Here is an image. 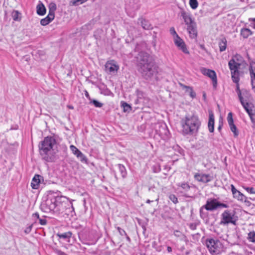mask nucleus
Returning a JSON list of instances; mask_svg holds the SVG:
<instances>
[{
	"label": "nucleus",
	"instance_id": "obj_47",
	"mask_svg": "<svg viewBox=\"0 0 255 255\" xmlns=\"http://www.w3.org/2000/svg\"><path fill=\"white\" fill-rule=\"evenodd\" d=\"M119 69V66L118 65L113 63V74L115 72H117Z\"/></svg>",
	"mask_w": 255,
	"mask_h": 255
},
{
	"label": "nucleus",
	"instance_id": "obj_40",
	"mask_svg": "<svg viewBox=\"0 0 255 255\" xmlns=\"http://www.w3.org/2000/svg\"><path fill=\"white\" fill-rule=\"evenodd\" d=\"M189 4L193 9H195L198 6L197 0H189Z\"/></svg>",
	"mask_w": 255,
	"mask_h": 255
},
{
	"label": "nucleus",
	"instance_id": "obj_17",
	"mask_svg": "<svg viewBox=\"0 0 255 255\" xmlns=\"http://www.w3.org/2000/svg\"><path fill=\"white\" fill-rule=\"evenodd\" d=\"M41 178L43 177L38 174H35L34 175L31 183V187L32 189H37L39 188L41 182Z\"/></svg>",
	"mask_w": 255,
	"mask_h": 255
},
{
	"label": "nucleus",
	"instance_id": "obj_10",
	"mask_svg": "<svg viewBox=\"0 0 255 255\" xmlns=\"http://www.w3.org/2000/svg\"><path fill=\"white\" fill-rule=\"evenodd\" d=\"M62 199L65 198L64 197H60L55 198L54 201H52V200L47 201L46 202V205L48 206L49 209L50 211H52L54 212L59 213L60 211H59V206L62 204V202L63 201H61Z\"/></svg>",
	"mask_w": 255,
	"mask_h": 255
},
{
	"label": "nucleus",
	"instance_id": "obj_16",
	"mask_svg": "<svg viewBox=\"0 0 255 255\" xmlns=\"http://www.w3.org/2000/svg\"><path fill=\"white\" fill-rule=\"evenodd\" d=\"M181 16L184 19V22L187 26L193 24L195 22L191 17V14L190 12L185 11L184 9H181L180 11Z\"/></svg>",
	"mask_w": 255,
	"mask_h": 255
},
{
	"label": "nucleus",
	"instance_id": "obj_32",
	"mask_svg": "<svg viewBox=\"0 0 255 255\" xmlns=\"http://www.w3.org/2000/svg\"><path fill=\"white\" fill-rule=\"evenodd\" d=\"M118 169L119 170L123 178H125L127 175V172L125 166L122 164L117 165Z\"/></svg>",
	"mask_w": 255,
	"mask_h": 255
},
{
	"label": "nucleus",
	"instance_id": "obj_24",
	"mask_svg": "<svg viewBox=\"0 0 255 255\" xmlns=\"http://www.w3.org/2000/svg\"><path fill=\"white\" fill-rule=\"evenodd\" d=\"M37 13L39 15H43L46 13V9L44 5L40 1L36 6Z\"/></svg>",
	"mask_w": 255,
	"mask_h": 255
},
{
	"label": "nucleus",
	"instance_id": "obj_51",
	"mask_svg": "<svg viewBox=\"0 0 255 255\" xmlns=\"http://www.w3.org/2000/svg\"><path fill=\"white\" fill-rule=\"evenodd\" d=\"M174 235L177 237H180L181 236L182 233L180 231H175L174 232Z\"/></svg>",
	"mask_w": 255,
	"mask_h": 255
},
{
	"label": "nucleus",
	"instance_id": "obj_31",
	"mask_svg": "<svg viewBox=\"0 0 255 255\" xmlns=\"http://www.w3.org/2000/svg\"><path fill=\"white\" fill-rule=\"evenodd\" d=\"M20 15H21V13L18 10H13L11 14L13 20L17 21H20L21 17H19Z\"/></svg>",
	"mask_w": 255,
	"mask_h": 255
},
{
	"label": "nucleus",
	"instance_id": "obj_35",
	"mask_svg": "<svg viewBox=\"0 0 255 255\" xmlns=\"http://www.w3.org/2000/svg\"><path fill=\"white\" fill-rule=\"evenodd\" d=\"M105 70L108 73L111 74L112 72V60H108L105 65Z\"/></svg>",
	"mask_w": 255,
	"mask_h": 255
},
{
	"label": "nucleus",
	"instance_id": "obj_6",
	"mask_svg": "<svg viewBox=\"0 0 255 255\" xmlns=\"http://www.w3.org/2000/svg\"><path fill=\"white\" fill-rule=\"evenodd\" d=\"M238 220V216L234 210H225L221 215L220 224L226 225L229 224L236 225Z\"/></svg>",
	"mask_w": 255,
	"mask_h": 255
},
{
	"label": "nucleus",
	"instance_id": "obj_1",
	"mask_svg": "<svg viewBox=\"0 0 255 255\" xmlns=\"http://www.w3.org/2000/svg\"><path fill=\"white\" fill-rule=\"evenodd\" d=\"M138 71L142 77L146 80H151L158 72L151 57L145 52H140L137 57Z\"/></svg>",
	"mask_w": 255,
	"mask_h": 255
},
{
	"label": "nucleus",
	"instance_id": "obj_58",
	"mask_svg": "<svg viewBox=\"0 0 255 255\" xmlns=\"http://www.w3.org/2000/svg\"><path fill=\"white\" fill-rule=\"evenodd\" d=\"M158 199H159V198H158L156 200V201H158Z\"/></svg>",
	"mask_w": 255,
	"mask_h": 255
},
{
	"label": "nucleus",
	"instance_id": "obj_45",
	"mask_svg": "<svg viewBox=\"0 0 255 255\" xmlns=\"http://www.w3.org/2000/svg\"><path fill=\"white\" fill-rule=\"evenodd\" d=\"M244 188L249 193L255 194V189L253 187H244Z\"/></svg>",
	"mask_w": 255,
	"mask_h": 255
},
{
	"label": "nucleus",
	"instance_id": "obj_38",
	"mask_svg": "<svg viewBox=\"0 0 255 255\" xmlns=\"http://www.w3.org/2000/svg\"><path fill=\"white\" fill-rule=\"evenodd\" d=\"M122 107L123 108V111L125 112H129L131 110V107L126 102L122 103Z\"/></svg>",
	"mask_w": 255,
	"mask_h": 255
},
{
	"label": "nucleus",
	"instance_id": "obj_11",
	"mask_svg": "<svg viewBox=\"0 0 255 255\" xmlns=\"http://www.w3.org/2000/svg\"><path fill=\"white\" fill-rule=\"evenodd\" d=\"M218 201L215 199H209L207 202L206 204L203 206L201 209L200 211L202 209L205 208L208 211H213L218 208Z\"/></svg>",
	"mask_w": 255,
	"mask_h": 255
},
{
	"label": "nucleus",
	"instance_id": "obj_55",
	"mask_svg": "<svg viewBox=\"0 0 255 255\" xmlns=\"http://www.w3.org/2000/svg\"><path fill=\"white\" fill-rule=\"evenodd\" d=\"M222 125H220L218 128V129L219 130H220L222 128Z\"/></svg>",
	"mask_w": 255,
	"mask_h": 255
},
{
	"label": "nucleus",
	"instance_id": "obj_25",
	"mask_svg": "<svg viewBox=\"0 0 255 255\" xmlns=\"http://www.w3.org/2000/svg\"><path fill=\"white\" fill-rule=\"evenodd\" d=\"M227 41L226 38L223 37L220 39L219 42V46L220 48V51L223 52L225 51L227 48Z\"/></svg>",
	"mask_w": 255,
	"mask_h": 255
},
{
	"label": "nucleus",
	"instance_id": "obj_19",
	"mask_svg": "<svg viewBox=\"0 0 255 255\" xmlns=\"http://www.w3.org/2000/svg\"><path fill=\"white\" fill-rule=\"evenodd\" d=\"M32 217L34 219V221H37V223H39L41 225H46L47 223V220L45 219V216H43V218H40L39 214L38 212L33 213L32 215Z\"/></svg>",
	"mask_w": 255,
	"mask_h": 255
},
{
	"label": "nucleus",
	"instance_id": "obj_53",
	"mask_svg": "<svg viewBox=\"0 0 255 255\" xmlns=\"http://www.w3.org/2000/svg\"><path fill=\"white\" fill-rule=\"evenodd\" d=\"M249 21L253 22V27L255 28V18H250Z\"/></svg>",
	"mask_w": 255,
	"mask_h": 255
},
{
	"label": "nucleus",
	"instance_id": "obj_29",
	"mask_svg": "<svg viewBox=\"0 0 255 255\" xmlns=\"http://www.w3.org/2000/svg\"><path fill=\"white\" fill-rule=\"evenodd\" d=\"M72 233L71 232H67L62 234L57 233L56 234L57 236H58L60 239H63L65 240L70 239L72 236Z\"/></svg>",
	"mask_w": 255,
	"mask_h": 255
},
{
	"label": "nucleus",
	"instance_id": "obj_34",
	"mask_svg": "<svg viewBox=\"0 0 255 255\" xmlns=\"http://www.w3.org/2000/svg\"><path fill=\"white\" fill-rule=\"evenodd\" d=\"M235 198L240 201H246L247 197L239 191L233 196Z\"/></svg>",
	"mask_w": 255,
	"mask_h": 255
},
{
	"label": "nucleus",
	"instance_id": "obj_57",
	"mask_svg": "<svg viewBox=\"0 0 255 255\" xmlns=\"http://www.w3.org/2000/svg\"><path fill=\"white\" fill-rule=\"evenodd\" d=\"M70 109H73V107L72 106H69L68 107Z\"/></svg>",
	"mask_w": 255,
	"mask_h": 255
},
{
	"label": "nucleus",
	"instance_id": "obj_46",
	"mask_svg": "<svg viewBox=\"0 0 255 255\" xmlns=\"http://www.w3.org/2000/svg\"><path fill=\"white\" fill-rule=\"evenodd\" d=\"M87 0H72V2L73 5H77L78 2L83 3L86 2Z\"/></svg>",
	"mask_w": 255,
	"mask_h": 255
},
{
	"label": "nucleus",
	"instance_id": "obj_27",
	"mask_svg": "<svg viewBox=\"0 0 255 255\" xmlns=\"http://www.w3.org/2000/svg\"><path fill=\"white\" fill-rule=\"evenodd\" d=\"M177 186H178V187H180L182 189L183 192H186L188 191L191 187L189 185L188 183L185 182L179 183L177 184Z\"/></svg>",
	"mask_w": 255,
	"mask_h": 255
},
{
	"label": "nucleus",
	"instance_id": "obj_8",
	"mask_svg": "<svg viewBox=\"0 0 255 255\" xmlns=\"http://www.w3.org/2000/svg\"><path fill=\"white\" fill-rule=\"evenodd\" d=\"M59 213H64L68 217H73L75 215V212L73 204L67 201H63L62 204L59 206Z\"/></svg>",
	"mask_w": 255,
	"mask_h": 255
},
{
	"label": "nucleus",
	"instance_id": "obj_20",
	"mask_svg": "<svg viewBox=\"0 0 255 255\" xmlns=\"http://www.w3.org/2000/svg\"><path fill=\"white\" fill-rule=\"evenodd\" d=\"M214 116L213 113L211 112L209 113V121L208 124V127L209 130L210 132H214Z\"/></svg>",
	"mask_w": 255,
	"mask_h": 255
},
{
	"label": "nucleus",
	"instance_id": "obj_12",
	"mask_svg": "<svg viewBox=\"0 0 255 255\" xmlns=\"http://www.w3.org/2000/svg\"><path fill=\"white\" fill-rule=\"evenodd\" d=\"M201 71L203 74L209 77L212 79L214 87H216L217 83L216 72L214 70L206 69L205 68H202L201 69Z\"/></svg>",
	"mask_w": 255,
	"mask_h": 255
},
{
	"label": "nucleus",
	"instance_id": "obj_50",
	"mask_svg": "<svg viewBox=\"0 0 255 255\" xmlns=\"http://www.w3.org/2000/svg\"><path fill=\"white\" fill-rule=\"evenodd\" d=\"M228 208V205L227 204H224V203H221L219 202H218V208Z\"/></svg>",
	"mask_w": 255,
	"mask_h": 255
},
{
	"label": "nucleus",
	"instance_id": "obj_52",
	"mask_svg": "<svg viewBox=\"0 0 255 255\" xmlns=\"http://www.w3.org/2000/svg\"><path fill=\"white\" fill-rule=\"evenodd\" d=\"M84 92H85V95L87 99H88L90 101H91L92 99H91V97H90V95H89V93L88 92V91L85 90L84 91Z\"/></svg>",
	"mask_w": 255,
	"mask_h": 255
},
{
	"label": "nucleus",
	"instance_id": "obj_41",
	"mask_svg": "<svg viewBox=\"0 0 255 255\" xmlns=\"http://www.w3.org/2000/svg\"><path fill=\"white\" fill-rule=\"evenodd\" d=\"M81 155H77V157L83 163H87V157L83 154L82 152H80Z\"/></svg>",
	"mask_w": 255,
	"mask_h": 255
},
{
	"label": "nucleus",
	"instance_id": "obj_22",
	"mask_svg": "<svg viewBox=\"0 0 255 255\" xmlns=\"http://www.w3.org/2000/svg\"><path fill=\"white\" fill-rule=\"evenodd\" d=\"M138 23H140L142 27L145 30H149L152 28V26L150 22L145 19L140 18L138 19Z\"/></svg>",
	"mask_w": 255,
	"mask_h": 255
},
{
	"label": "nucleus",
	"instance_id": "obj_7",
	"mask_svg": "<svg viewBox=\"0 0 255 255\" xmlns=\"http://www.w3.org/2000/svg\"><path fill=\"white\" fill-rule=\"evenodd\" d=\"M206 244L211 254H220L223 249V245L218 240L208 239L206 240Z\"/></svg>",
	"mask_w": 255,
	"mask_h": 255
},
{
	"label": "nucleus",
	"instance_id": "obj_37",
	"mask_svg": "<svg viewBox=\"0 0 255 255\" xmlns=\"http://www.w3.org/2000/svg\"><path fill=\"white\" fill-rule=\"evenodd\" d=\"M116 228L117 230L118 231V232H119V233L120 234V235L122 237H126L128 241L130 240V238L128 236V235H127V234H126V232L124 231V230H123V229H122L119 227H116Z\"/></svg>",
	"mask_w": 255,
	"mask_h": 255
},
{
	"label": "nucleus",
	"instance_id": "obj_5",
	"mask_svg": "<svg viewBox=\"0 0 255 255\" xmlns=\"http://www.w3.org/2000/svg\"><path fill=\"white\" fill-rule=\"evenodd\" d=\"M240 76V75H238V82H236L233 79L232 80L236 84V91L241 104L249 115L252 123L255 124V106L252 103L245 102L244 100L239 87Z\"/></svg>",
	"mask_w": 255,
	"mask_h": 255
},
{
	"label": "nucleus",
	"instance_id": "obj_13",
	"mask_svg": "<svg viewBox=\"0 0 255 255\" xmlns=\"http://www.w3.org/2000/svg\"><path fill=\"white\" fill-rule=\"evenodd\" d=\"M173 40L175 44L179 49L182 50L184 53H189L185 42L179 35H177L176 37H174Z\"/></svg>",
	"mask_w": 255,
	"mask_h": 255
},
{
	"label": "nucleus",
	"instance_id": "obj_18",
	"mask_svg": "<svg viewBox=\"0 0 255 255\" xmlns=\"http://www.w3.org/2000/svg\"><path fill=\"white\" fill-rule=\"evenodd\" d=\"M187 29L189 34V36L191 38H195L197 35L196 23L187 26Z\"/></svg>",
	"mask_w": 255,
	"mask_h": 255
},
{
	"label": "nucleus",
	"instance_id": "obj_23",
	"mask_svg": "<svg viewBox=\"0 0 255 255\" xmlns=\"http://www.w3.org/2000/svg\"><path fill=\"white\" fill-rule=\"evenodd\" d=\"M54 15L48 13V15L44 18L40 20V24L43 26H46L52 20L54 19Z\"/></svg>",
	"mask_w": 255,
	"mask_h": 255
},
{
	"label": "nucleus",
	"instance_id": "obj_3",
	"mask_svg": "<svg viewBox=\"0 0 255 255\" xmlns=\"http://www.w3.org/2000/svg\"><path fill=\"white\" fill-rule=\"evenodd\" d=\"M183 133L185 135H191L197 132L201 125L197 116H186L181 121Z\"/></svg>",
	"mask_w": 255,
	"mask_h": 255
},
{
	"label": "nucleus",
	"instance_id": "obj_30",
	"mask_svg": "<svg viewBox=\"0 0 255 255\" xmlns=\"http://www.w3.org/2000/svg\"><path fill=\"white\" fill-rule=\"evenodd\" d=\"M183 88L186 89V92L189 93L190 96L192 98H195L196 94V93L193 91L192 87L187 86H184Z\"/></svg>",
	"mask_w": 255,
	"mask_h": 255
},
{
	"label": "nucleus",
	"instance_id": "obj_49",
	"mask_svg": "<svg viewBox=\"0 0 255 255\" xmlns=\"http://www.w3.org/2000/svg\"><path fill=\"white\" fill-rule=\"evenodd\" d=\"M231 190L233 196L239 191L233 185H231Z\"/></svg>",
	"mask_w": 255,
	"mask_h": 255
},
{
	"label": "nucleus",
	"instance_id": "obj_33",
	"mask_svg": "<svg viewBox=\"0 0 255 255\" xmlns=\"http://www.w3.org/2000/svg\"><path fill=\"white\" fill-rule=\"evenodd\" d=\"M49 12L48 13L51 14L55 16V11L56 10V5L54 2H51L49 4Z\"/></svg>",
	"mask_w": 255,
	"mask_h": 255
},
{
	"label": "nucleus",
	"instance_id": "obj_36",
	"mask_svg": "<svg viewBox=\"0 0 255 255\" xmlns=\"http://www.w3.org/2000/svg\"><path fill=\"white\" fill-rule=\"evenodd\" d=\"M248 240L252 243H255V231H251L248 234Z\"/></svg>",
	"mask_w": 255,
	"mask_h": 255
},
{
	"label": "nucleus",
	"instance_id": "obj_9",
	"mask_svg": "<svg viewBox=\"0 0 255 255\" xmlns=\"http://www.w3.org/2000/svg\"><path fill=\"white\" fill-rule=\"evenodd\" d=\"M140 7L139 0H126V10L130 16H134V13Z\"/></svg>",
	"mask_w": 255,
	"mask_h": 255
},
{
	"label": "nucleus",
	"instance_id": "obj_28",
	"mask_svg": "<svg viewBox=\"0 0 255 255\" xmlns=\"http://www.w3.org/2000/svg\"><path fill=\"white\" fill-rule=\"evenodd\" d=\"M252 34V31L248 28H242L241 30V35L244 38H247Z\"/></svg>",
	"mask_w": 255,
	"mask_h": 255
},
{
	"label": "nucleus",
	"instance_id": "obj_56",
	"mask_svg": "<svg viewBox=\"0 0 255 255\" xmlns=\"http://www.w3.org/2000/svg\"><path fill=\"white\" fill-rule=\"evenodd\" d=\"M151 202V201H150V200L148 199V200H147V201H146V202L147 203L149 204V203H150Z\"/></svg>",
	"mask_w": 255,
	"mask_h": 255
},
{
	"label": "nucleus",
	"instance_id": "obj_42",
	"mask_svg": "<svg viewBox=\"0 0 255 255\" xmlns=\"http://www.w3.org/2000/svg\"><path fill=\"white\" fill-rule=\"evenodd\" d=\"M90 104H93L95 107L97 108H101L103 106V104L96 100H91L90 102Z\"/></svg>",
	"mask_w": 255,
	"mask_h": 255
},
{
	"label": "nucleus",
	"instance_id": "obj_44",
	"mask_svg": "<svg viewBox=\"0 0 255 255\" xmlns=\"http://www.w3.org/2000/svg\"><path fill=\"white\" fill-rule=\"evenodd\" d=\"M169 198L174 204H177L178 202L177 197L174 194H170L169 195Z\"/></svg>",
	"mask_w": 255,
	"mask_h": 255
},
{
	"label": "nucleus",
	"instance_id": "obj_26",
	"mask_svg": "<svg viewBox=\"0 0 255 255\" xmlns=\"http://www.w3.org/2000/svg\"><path fill=\"white\" fill-rule=\"evenodd\" d=\"M250 73L251 78L252 89L255 93V69L251 67L250 69Z\"/></svg>",
	"mask_w": 255,
	"mask_h": 255
},
{
	"label": "nucleus",
	"instance_id": "obj_43",
	"mask_svg": "<svg viewBox=\"0 0 255 255\" xmlns=\"http://www.w3.org/2000/svg\"><path fill=\"white\" fill-rule=\"evenodd\" d=\"M36 224H37V221H35L33 223L29 225L25 229L24 233L26 234H29L31 231V229L33 225Z\"/></svg>",
	"mask_w": 255,
	"mask_h": 255
},
{
	"label": "nucleus",
	"instance_id": "obj_4",
	"mask_svg": "<svg viewBox=\"0 0 255 255\" xmlns=\"http://www.w3.org/2000/svg\"><path fill=\"white\" fill-rule=\"evenodd\" d=\"M245 63L244 59L239 54H236L229 61L228 65L231 71V78L236 82H238V75H240L241 66Z\"/></svg>",
	"mask_w": 255,
	"mask_h": 255
},
{
	"label": "nucleus",
	"instance_id": "obj_15",
	"mask_svg": "<svg viewBox=\"0 0 255 255\" xmlns=\"http://www.w3.org/2000/svg\"><path fill=\"white\" fill-rule=\"evenodd\" d=\"M227 121L230 127L231 130L233 132L234 135L237 137L239 135V131L235 125L234 124L233 114L231 112L229 113L227 116Z\"/></svg>",
	"mask_w": 255,
	"mask_h": 255
},
{
	"label": "nucleus",
	"instance_id": "obj_21",
	"mask_svg": "<svg viewBox=\"0 0 255 255\" xmlns=\"http://www.w3.org/2000/svg\"><path fill=\"white\" fill-rule=\"evenodd\" d=\"M97 87L100 91V93L105 95H109L111 94L110 90L107 88V86L103 83H100L97 85Z\"/></svg>",
	"mask_w": 255,
	"mask_h": 255
},
{
	"label": "nucleus",
	"instance_id": "obj_48",
	"mask_svg": "<svg viewBox=\"0 0 255 255\" xmlns=\"http://www.w3.org/2000/svg\"><path fill=\"white\" fill-rule=\"evenodd\" d=\"M170 33L173 35L174 37H176L177 35H178L176 31L175 30V29L174 27H171L170 29Z\"/></svg>",
	"mask_w": 255,
	"mask_h": 255
},
{
	"label": "nucleus",
	"instance_id": "obj_2",
	"mask_svg": "<svg viewBox=\"0 0 255 255\" xmlns=\"http://www.w3.org/2000/svg\"><path fill=\"white\" fill-rule=\"evenodd\" d=\"M56 143V139L52 136L44 137L43 140L39 143V152L42 160L46 162H55L56 155L53 147Z\"/></svg>",
	"mask_w": 255,
	"mask_h": 255
},
{
	"label": "nucleus",
	"instance_id": "obj_14",
	"mask_svg": "<svg viewBox=\"0 0 255 255\" xmlns=\"http://www.w3.org/2000/svg\"><path fill=\"white\" fill-rule=\"evenodd\" d=\"M194 177L198 182L206 183L210 182L213 179V177L210 174L196 173L194 174Z\"/></svg>",
	"mask_w": 255,
	"mask_h": 255
},
{
	"label": "nucleus",
	"instance_id": "obj_39",
	"mask_svg": "<svg viewBox=\"0 0 255 255\" xmlns=\"http://www.w3.org/2000/svg\"><path fill=\"white\" fill-rule=\"evenodd\" d=\"M70 148L72 153L76 156H77V155H81L80 152L81 151H80L75 146L71 145H70Z\"/></svg>",
	"mask_w": 255,
	"mask_h": 255
},
{
	"label": "nucleus",
	"instance_id": "obj_54",
	"mask_svg": "<svg viewBox=\"0 0 255 255\" xmlns=\"http://www.w3.org/2000/svg\"><path fill=\"white\" fill-rule=\"evenodd\" d=\"M167 251L169 252V253H170L172 252V248L170 247H167Z\"/></svg>",
	"mask_w": 255,
	"mask_h": 255
}]
</instances>
